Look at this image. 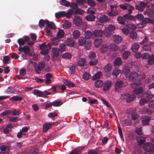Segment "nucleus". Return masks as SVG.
Returning <instances> with one entry per match:
<instances>
[{
	"label": "nucleus",
	"instance_id": "obj_1",
	"mask_svg": "<svg viewBox=\"0 0 154 154\" xmlns=\"http://www.w3.org/2000/svg\"><path fill=\"white\" fill-rule=\"evenodd\" d=\"M71 9H69L67 12L69 17L71 16L72 14H79L82 15L84 13L85 11L82 10L78 8V5L75 3H72L70 6Z\"/></svg>",
	"mask_w": 154,
	"mask_h": 154
},
{
	"label": "nucleus",
	"instance_id": "obj_2",
	"mask_svg": "<svg viewBox=\"0 0 154 154\" xmlns=\"http://www.w3.org/2000/svg\"><path fill=\"white\" fill-rule=\"evenodd\" d=\"M145 75L142 72L138 71L137 72H130L128 75V79L129 81L134 82L137 79H143Z\"/></svg>",
	"mask_w": 154,
	"mask_h": 154
},
{
	"label": "nucleus",
	"instance_id": "obj_3",
	"mask_svg": "<svg viewBox=\"0 0 154 154\" xmlns=\"http://www.w3.org/2000/svg\"><path fill=\"white\" fill-rule=\"evenodd\" d=\"M40 49L41 50V54L44 55H46L48 52L49 51L51 48V44L49 43L47 45L45 43L40 44L39 47Z\"/></svg>",
	"mask_w": 154,
	"mask_h": 154
},
{
	"label": "nucleus",
	"instance_id": "obj_4",
	"mask_svg": "<svg viewBox=\"0 0 154 154\" xmlns=\"http://www.w3.org/2000/svg\"><path fill=\"white\" fill-rule=\"evenodd\" d=\"M135 96L133 94H130L128 93H124L122 94L121 97V98L124 100H126V102L127 103H130L133 101Z\"/></svg>",
	"mask_w": 154,
	"mask_h": 154
},
{
	"label": "nucleus",
	"instance_id": "obj_5",
	"mask_svg": "<svg viewBox=\"0 0 154 154\" xmlns=\"http://www.w3.org/2000/svg\"><path fill=\"white\" fill-rule=\"evenodd\" d=\"M129 116L132 120H136L139 117L138 115L136 109L135 108L131 109L129 111Z\"/></svg>",
	"mask_w": 154,
	"mask_h": 154
},
{
	"label": "nucleus",
	"instance_id": "obj_6",
	"mask_svg": "<svg viewBox=\"0 0 154 154\" xmlns=\"http://www.w3.org/2000/svg\"><path fill=\"white\" fill-rule=\"evenodd\" d=\"M110 8H111V10H108L107 11L108 14L109 16H116L118 15L119 14V11L116 7L114 8V5H111Z\"/></svg>",
	"mask_w": 154,
	"mask_h": 154
},
{
	"label": "nucleus",
	"instance_id": "obj_7",
	"mask_svg": "<svg viewBox=\"0 0 154 154\" xmlns=\"http://www.w3.org/2000/svg\"><path fill=\"white\" fill-rule=\"evenodd\" d=\"M143 147L145 151L152 152L154 149V146L152 143H146L144 145Z\"/></svg>",
	"mask_w": 154,
	"mask_h": 154
},
{
	"label": "nucleus",
	"instance_id": "obj_8",
	"mask_svg": "<svg viewBox=\"0 0 154 154\" xmlns=\"http://www.w3.org/2000/svg\"><path fill=\"white\" fill-rule=\"evenodd\" d=\"M120 7L123 10H128V12L130 14H132V11L134 9V7L130 5H125L121 4L120 5Z\"/></svg>",
	"mask_w": 154,
	"mask_h": 154
},
{
	"label": "nucleus",
	"instance_id": "obj_9",
	"mask_svg": "<svg viewBox=\"0 0 154 154\" xmlns=\"http://www.w3.org/2000/svg\"><path fill=\"white\" fill-rule=\"evenodd\" d=\"M55 124V123L50 122L46 123L43 125V132L45 133L47 132L48 130L50 129L52 126Z\"/></svg>",
	"mask_w": 154,
	"mask_h": 154
},
{
	"label": "nucleus",
	"instance_id": "obj_10",
	"mask_svg": "<svg viewBox=\"0 0 154 154\" xmlns=\"http://www.w3.org/2000/svg\"><path fill=\"white\" fill-rule=\"evenodd\" d=\"M29 40V37L26 36L23 38H20L18 39L17 42L20 46H22L24 45L26 42H28Z\"/></svg>",
	"mask_w": 154,
	"mask_h": 154
},
{
	"label": "nucleus",
	"instance_id": "obj_11",
	"mask_svg": "<svg viewBox=\"0 0 154 154\" xmlns=\"http://www.w3.org/2000/svg\"><path fill=\"white\" fill-rule=\"evenodd\" d=\"M143 92V88L142 87H139L135 88L133 91L134 93L138 96H142Z\"/></svg>",
	"mask_w": 154,
	"mask_h": 154
},
{
	"label": "nucleus",
	"instance_id": "obj_12",
	"mask_svg": "<svg viewBox=\"0 0 154 154\" xmlns=\"http://www.w3.org/2000/svg\"><path fill=\"white\" fill-rule=\"evenodd\" d=\"M147 4L146 3L143 2H141L139 5H137L135 6L136 9L140 11H142L146 7V6Z\"/></svg>",
	"mask_w": 154,
	"mask_h": 154
},
{
	"label": "nucleus",
	"instance_id": "obj_13",
	"mask_svg": "<svg viewBox=\"0 0 154 154\" xmlns=\"http://www.w3.org/2000/svg\"><path fill=\"white\" fill-rule=\"evenodd\" d=\"M68 15L67 12L66 13L64 11L59 12L55 14V16L57 18H60L62 17H66V18H70V17H69Z\"/></svg>",
	"mask_w": 154,
	"mask_h": 154
},
{
	"label": "nucleus",
	"instance_id": "obj_14",
	"mask_svg": "<svg viewBox=\"0 0 154 154\" xmlns=\"http://www.w3.org/2000/svg\"><path fill=\"white\" fill-rule=\"evenodd\" d=\"M151 119L149 116H146L142 119V123L143 125H149Z\"/></svg>",
	"mask_w": 154,
	"mask_h": 154
},
{
	"label": "nucleus",
	"instance_id": "obj_15",
	"mask_svg": "<svg viewBox=\"0 0 154 154\" xmlns=\"http://www.w3.org/2000/svg\"><path fill=\"white\" fill-rule=\"evenodd\" d=\"M45 63L44 62H39L37 66V68L35 69V70L36 73H38V71L42 70L45 67Z\"/></svg>",
	"mask_w": 154,
	"mask_h": 154
},
{
	"label": "nucleus",
	"instance_id": "obj_16",
	"mask_svg": "<svg viewBox=\"0 0 154 154\" xmlns=\"http://www.w3.org/2000/svg\"><path fill=\"white\" fill-rule=\"evenodd\" d=\"M0 149L1 152L0 154H8L9 152V149L4 145H2L0 146Z\"/></svg>",
	"mask_w": 154,
	"mask_h": 154
},
{
	"label": "nucleus",
	"instance_id": "obj_17",
	"mask_svg": "<svg viewBox=\"0 0 154 154\" xmlns=\"http://www.w3.org/2000/svg\"><path fill=\"white\" fill-rule=\"evenodd\" d=\"M74 43V39L72 38H68L66 40V45L69 47H73Z\"/></svg>",
	"mask_w": 154,
	"mask_h": 154
},
{
	"label": "nucleus",
	"instance_id": "obj_18",
	"mask_svg": "<svg viewBox=\"0 0 154 154\" xmlns=\"http://www.w3.org/2000/svg\"><path fill=\"white\" fill-rule=\"evenodd\" d=\"M103 35V31L100 29H96L93 32V35L96 37H101Z\"/></svg>",
	"mask_w": 154,
	"mask_h": 154
},
{
	"label": "nucleus",
	"instance_id": "obj_19",
	"mask_svg": "<svg viewBox=\"0 0 154 154\" xmlns=\"http://www.w3.org/2000/svg\"><path fill=\"white\" fill-rule=\"evenodd\" d=\"M33 93L35 95L39 97H45V94L44 92L37 90H34Z\"/></svg>",
	"mask_w": 154,
	"mask_h": 154
},
{
	"label": "nucleus",
	"instance_id": "obj_20",
	"mask_svg": "<svg viewBox=\"0 0 154 154\" xmlns=\"http://www.w3.org/2000/svg\"><path fill=\"white\" fill-rule=\"evenodd\" d=\"M111 85V81H106L104 84H103V90L104 91L108 90L110 88Z\"/></svg>",
	"mask_w": 154,
	"mask_h": 154
},
{
	"label": "nucleus",
	"instance_id": "obj_21",
	"mask_svg": "<svg viewBox=\"0 0 154 154\" xmlns=\"http://www.w3.org/2000/svg\"><path fill=\"white\" fill-rule=\"evenodd\" d=\"M102 76L103 74L102 72L100 71L98 72L92 76V80L95 81L97 79H100Z\"/></svg>",
	"mask_w": 154,
	"mask_h": 154
},
{
	"label": "nucleus",
	"instance_id": "obj_22",
	"mask_svg": "<svg viewBox=\"0 0 154 154\" xmlns=\"http://www.w3.org/2000/svg\"><path fill=\"white\" fill-rule=\"evenodd\" d=\"M74 23L77 26H80L82 23L81 18L79 17H75L74 20Z\"/></svg>",
	"mask_w": 154,
	"mask_h": 154
},
{
	"label": "nucleus",
	"instance_id": "obj_23",
	"mask_svg": "<svg viewBox=\"0 0 154 154\" xmlns=\"http://www.w3.org/2000/svg\"><path fill=\"white\" fill-rule=\"evenodd\" d=\"M103 32V34H104L106 37H110L112 34V32L107 27H105Z\"/></svg>",
	"mask_w": 154,
	"mask_h": 154
},
{
	"label": "nucleus",
	"instance_id": "obj_24",
	"mask_svg": "<svg viewBox=\"0 0 154 154\" xmlns=\"http://www.w3.org/2000/svg\"><path fill=\"white\" fill-rule=\"evenodd\" d=\"M146 138L144 137L138 136L137 137V140L139 145H141L145 142Z\"/></svg>",
	"mask_w": 154,
	"mask_h": 154
},
{
	"label": "nucleus",
	"instance_id": "obj_25",
	"mask_svg": "<svg viewBox=\"0 0 154 154\" xmlns=\"http://www.w3.org/2000/svg\"><path fill=\"white\" fill-rule=\"evenodd\" d=\"M149 39L148 38V37L145 36L142 42L144 43L149 42V43L148 44L150 45V47H154V42L150 41H149Z\"/></svg>",
	"mask_w": 154,
	"mask_h": 154
},
{
	"label": "nucleus",
	"instance_id": "obj_26",
	"mask_svg": "<svg viewBox=\"0 0 154 154\" xmlns=\"http://www.w3.org/2000/svg\"><path fill=\"white\" fill-rule=\"evenodd\" d=\"M108 21L107 16L105 15H101L99 17V21L101 23H105Z\"/></svg>",
	"mask_w": 154,
	"mask_h": 154
},
{
	"label": "nucleus",
	"instance_id": "obj_27",
	"mask_svg": "<svg viewBox=\"0 0 154 154\" xmlns=\"http://www.w3.org/2000/svg\"><path fill=\"white\" fill-rule=\"evenodd\" d=\"M124 82L122 81H118L115 84V88L116 90L122 88Z\"/></svg>",
	"mask_w": 154,
	"mask_h": 154
},
{
	"label": "nucleus",
	"instance_id": "obj_28",
	"mask_svg": "<svg viewBox=\"0 0 154 154\" xmlns=\"http://www.w3.org/2000/svg\"><path fill=\"white\" fill-rule=\"evenodd\" d=\"M113 39L115 42L117 44H119L122 41V37L119 35H115L113 36Z\"/></svg>",
	"mask_w": 154,
	"mask_h": 154
},
{
	"label": "nucleus",
	"instance_id": "obj_29",
	"mask_svg": "<svg viewBox=\"0 0 154 154\" xmlns=\"http://www.w3.org/2000/svg\"><path fill=\"white\" fill-rule=\"evenodd\" d=\"M128 13L125 14L123 15V17L125 18V20H134V16L131 15V14H130L128 12Z\"/></svg>",
	"mask_w": 154,
	"mask_h": 154
},
{
	"label": "nucleus",
	"instance_id": "obj_30",
	"mask_svg": "<svg viewBox=\"0 0 154 154\" xmlns=\"http://www.w3.org/2000/svg\"><path fill=\"white\" fill-rule=\"evenodd\" d=\"M112 66L111 63H108L104 67V70L106 72H110L112 69Z\"/></svg>",
	"mask_w": 154,
	"mask_h": 154
},
{
	"label": "nucleus",
	"instance_id": "obj_31",
	"mask_svg": "<svg viewBox=\"0 0 154 154\" xmlns=\"http://www.w3.org/2000/svg\"><path fill=\"white\" fill-rule=\"evenodd\" d=\"M86 62V60L85 58H80L78 61L77 64L79 66H83L85 65Z\"/></svg>",
	"mask_w": 154,
	"mask_h": 154
},
{
	"label": "nucleus",
	"instance_id": "obj_32",
	"mask_svg": "<svg viewBox=\"0 0 154 154\" xmlns=\"http://www.w3.org/2000/svg\"><path fill=\"white\" fill-rule=\"evenodd\" d=\"M131 55L130 52L128 51H124L122 54L123 58L127 60Z\"/></svg>",
	"mask_w": 154,
	"mask_h": 154
},
{
	"label": "nucleus",
	"instance_id": "obj_33",
	"mask_svg": "<svg viewBox=\"0 0 154 154\" xmlns=\"http://www.w3.org/2000/svg\"><path fill=\"white\" fill-rule=\"evenodd\" d=\"M154 11L151 9H148L146 12H144V15H146L150 17H152L154 14Z\"/></svg>",
	"mask_w": 154,
	"mask_h": 154
},
{
	"label": "nucleus",
	"instance_id": "obj_34",
	"mask_svg": "<svg viewBox=\"0 0 154 154\" xmlns=\"http://www.w3.org/2000/svg\"><path fill=\"white\" fill-rule=\"evenodd\" d=\"M117 21L121 24L124 25L125 23V21L123 16H120L117 18Z\"/></svg>",
	"mask_w": 154,
	"mask_h": 154
},
{
	"label": "nucleus",
	"instance_id": "obj_35",
	"mask_svg": "<svg viewBox=\"0 0 154 154\" xmlns=\"http://www.w3.org/2000/svg\"><path fill=\"white\" fill-rule=\"evenodd\" d=\"M66 45L63 43H61L59 45L58 50L61 52H63L66 50Z\"/></svg>",
	"mask_w": 154,
	"mask_h": 154
},
{
	"label": "nucleus",
	"instance_id": "obj_36",
	"mask_svg": "<svg viewBox=\"0 0 154 154\" xmlns=\"http://www.w3.org/2000/svg\"><path fill=\"white\" fill-rule=\"evenodd\" d=\"M147 63L149 65H151L154 63V54L152 55L148 58Z\"/></svg>",
	"mask_w": 154,
	"mask_h": 154
},
{
	"label": "nucleus",
	"instance_id": "obj_37",
	"mask_svg": "<svg viewBox=\"0 0 154 154\" xmlns=\"http://www.w3.org/2000/svg\"><path fill=\"white\" fill-rule=\"evenodd\" d=\"M63 83L69 87H74L75 86V84L70 81H68L67 80H64Z\"/></svg>",
	"mask_w": 154,
	"mask_h": 154
},
{
	"label": "nucleus",
	"instance_id": "obj_38",
	"mask_svg": "<svg viewBox=\"0 0 154 154\" xmlns=\"http://www.w3.org/2000/svg\"><path fill=\"white\" fill-rule=\"evenodd\" d=\"M64 32L63 29H59L57 34V38H61L64 37Z\"/></svg>",
	"mask_w": 154,
	"mask_h": 154
},
{
	"label": "nucleus",
	"instance_id": "obj_39",
	"mask_svg": "<svg viewBox=\"0 0 154 154\" xmlns=\"http://www.w3.org/2000/svg\"><path fill=\"white\" fill-rule=\"evenodd\" d=\"M132 122L127 119H125L122 122V125H123L126 126H130L132 124Z\"/></svg>",
	"mask_w": 154,
	"mask_h": 154
},
{
	"label": "nucleus",
	"instance_id": "obj_40",
	"mask_svg": "<svg viewBox=\"0 0 154 154\" xmlns=\"http://www.w3.org/2000/svg\"><path fill=\"white\" fill-rule=\"evenodd\" d=\"M146 97L149 99H152L154 95L150 91H147L145 92L144 95Z\"/></svg>",
	"mask_w": 154,
	"mask_h": 154
},
{
	"label": "nucleus",
	"instance_id": "obj_41",
	"mask_svg": "<svg viewBox=\"0 0 154 154\" xmlns=\"http://www.w3.org/2000/svg\"><path fill=\"white\" fill-rule=\"evenodd\" d=\"M93 35V33L89 31H86L85 33V35L86 38L89 39Z\"/></svg>",
	"mask_w": 154,
	"mask_h": 154
},
{
	"label": "nucleus",
	"instance_id": "obj_42",
	"mask_svg": "<svg viewBox=\"0 0 154 154\" xmlns=\"http://www.w3.org/2000/svg\"><path fill=\"white\" fill-rule=\"evenodd\" d=\"M51 42L52 45H57L59 43L60 40L59 38L57 37H54L52 39Z\"/></svg>",
	"mask_w": 154,
	"mask_h": 154
},
{
	"label": "nucleus",
	"instance_id": "obj_43",
	"mask_svg": "<svg viewBox=\"0 0 154 154\" xmlns=\"http://www.w3.org/2000/svg\"><path fill=\"white\" fill-rule=\"evenodd\" d=\"M87 41L84 37H80L79 40V44L80 46H83Z\"/></svg>",
	"mask_w": 154,
	"mask_h": 154
},
{
	"label": "nucleus",
	"instance_id": "obj_44",
	"mask_svg": "<svg viewBox=\"0 0 154 154\" xmlns=\"http://www.w3.org/2000/svg\"><path fill=\"white\" fill-rule=\"evenodd\" d=\"M95 16L94 15L89 14L85 17V19L88 21H92L95 20Z\"/></svg>",
	"mask_w": 154,
	"mask_h": 154
},
{
	"label": "nucleus",
	"instance_id": "obj_45",
	"mask_svg": "<svg viewBox=\"0 0 154 154\" xmlns=\"http://www.w3.org/2000/svg\"><path fill=\"white\" fill-rule=\"evenodd\" d=\"M45 23L47 26L51 29L54 28L55 26V25L53 22H50L47 20H45Z\"/></svg>",
	"mask_w": 154,
	"mask_h": 154
},
{
	"label": "nucleus",
	"instance_id": "obj_46",
	"mask_svg": "<svg viewBox=\"0 0 154 154\" xmlns=\"http://www.w3.org/2000/svg\"><path fill=\"white\" fill-rule=\"evenodd\" d=\"M108 48V46L106 45H102L100 48V51L101 53H103L106 52Z\"/></svg>",
	"mask_w": 154,
	"mask_h": 154
},
{
	"label": "nucleus",
	"instance_id": "obj_47",
	"mask_svg": "<svg viewBox=\"0 0 154 154\" xmlns=\"http://www.w3.org/2000/svg\"><path fill=\"white\" fill-rule=\"evenodd\" d=\"M59 51L57 48H52V51L54 57H57L58 56Z\"/></svg>",
	"mask_w": 154,
	"mask_h": 154
},
{
	"label": "nucleus",
	"instance_id": "obj_48",
	"mask_svg": "<svg viewBox=\"0 0 154 154\" xmlns=\"http://www.w3.org/2000/svg\"><path fill=\"white\" fill-rule=\"evenodd\" d=\"M72 57V54L68 52L64 53L62 55V58L66 59H69Z\"/></svg>",
	"mask_w": 154,
	"mask_h": 154
},
{
	"label": "nucleus",
	"instance_id": "obj_49",
	"mask_svg": "<svg viewBox=\"0 0 154 154\" xmlns=\"http://www.w3.org/2000/svg\"><path fill=\"white\" fill-rule=\"evenodd\" d=\"M60 4L66 7H68L70 6V2L66 1V0H60Z\"/></svg>",
	"mask_w": 154,
	"mask_h": 154
},
{
	"label": "nucleus",
	"instance_id": "obj_50",
	"mask_svg": "<svg viewBox=\"0 0 154 154\" xmlns=\"http://www.w3.org/2000/svg\"><path fill=\"white\" fill-rule=\"evenodd\" d=\"M76 65L75 64L72 65L69 68V72L71 75L73 74L75 72Z\"/></svg>",
	"mask_w": 154,
	"mask_h": 154
},
{
	"label": "nucleus",
	"instance_id": "obj_51",
	"mask_svg": "<svg viewBox=\"0 0 154 154\" xmlns=\"http://www.w3.org/2000/svg\"><path fill=\"white\" fill-rule=\"evenodd\" d=\"M91 75L89 73L85 72L83 74L82 78L83 79L86 80H88L91 78Z\"/></svg>",
	"mask_w": 154,
	"mask_h": 154
},
{
	"label": "nucleus",
	"instance_id": "obj_52",
	"mask_svg": "<svg viewBox=\"0 0 154 154\" xmlns=\"http://www.w3.org/2000/svg\"><path fill=\"white\" fill-rule=\"evenodd\" d=\"M95 86L97 88H100L103 85V82L101 80H97L94 83Z\"/></svg>",
	"mask_w": 154,
	"mask_h": 154
},
{
	"label": "nucleus",
	"instance_id": "obj_53",
	"mask_svg": "<svg viewBox=\"0 0 154 154\" xmlns=\"http://www.w3.org/2000/svg\"><path fill=\"white\" fill-rule=\"evenodd\" d=\"M96 11V9L93 7H90L87 11V12L89 14L94 15Z\"/></svg>",
	"mask_w": 154,
	"mask_h": 154
},
{
	"label": "nucleus",
	"instance_id": "obj_54",
	"mask_svg": "<svg viewBox=\"0 0 154 154\" xmlns=\"http://www.w3.org/2000/svg\"><path fill=\"white\" fill-rule=\"evenodd\" d=\"M73 37L75 39H77L80 36V32L78 30H75L72 33Z\"/></svg>",
	"mask_w": 154,
	"mask_h": 154
},
{
	"label": "nucleus",
	"instance_id": "obj_55",
	"mask_svg": "<svg viewBox=\"0 0 154 154\" xmlns=\"http://www.w3.org/2000/svg\"><path fill=\"white\" fill-rule=\"evenodd\" d=\"M114 64L116 65L119 66L122 64L121 58L120 57H117L114 61Z\"/></svg>",
	"mask_w": 154,
	"mask_h": 154
},
{
	"label": "nucleus",
	"instance_id": "obj_56",
	"mask_svg": "<svg viewBox=\"0 0 154 154\" xmlns=\"http://www.w3.org/2000/svg\"><path fill=\"white\" fill-rule=\"evenodd\" d=\"M23 51L25 54H29L30 51V48L27 46H24L23 47Z\"/></svg>",
	"mask_w": 154,
	"mask_h": 154
},
{
	"label": "nucleus",
	"instance_id": "obj_57",
	"mask_svg": "<svg viewBox=\"0 0 154 154\" xmlns=\"http://www.w3.org/2000/svg\"><path fill=\"white\" fill-rule=\"evenodd\" d=\"M85 48L86 49L89 50L91 48V43L90 40H87L85 44Z\"/></svg>",
	"mask_w": 154,
	"mask_h": 154
},
{
	"label": "nucleus",
	"instance_id": "obj_58",
	"mask_svg": "<svg viewBox=\"0 0 154 154\" xmlns=\"http://www.w3.org/2000/svg\"><path fill=\"white\" fill-rule=\"evenodd\" d=\"M22 99L23 98L19 96H14L11 97L10 99V100L15 101L21 100H22Z\"/></svg>",
	"mask_w": 154,
	"mask_h": 154
},
{
	"label": "nucleus",
	"instance_id": "obj_59",
	"mask_svg": "<svg viewBox=\"0 0 154 154\" xmlns=\"http://www.w3.org/2000/svg\"><path fill=\"white\" fill-rule=\"evenodd\" d=\"M121 70L118 69L116 68L112 71V74L113 75L117 77L120 73Z\"/></svg>",
	"mask_w": 154,
	"mask_h": 154
},
{
	"label": "nucleus",
	"instance_id": "obj_60",
	"mask_svg": "<svg viewBox=\"0 0 154 154\" xmlns=\"http://www.w3.org/2000/svg\"><path fill=\"white\" fill-rule=\"evenodd\" d=\"M102 42L101 39H96L94 42V44L96 47H98L101 45Z\"/></svg>",
	"mask_w": 154,
	"mask_h": 154
},
{
	"label": "nucleus",
	"instance_id": "obj_61",
	"mask_svg": "<svg viewBox=\"0 0 154 154\" xmlns=\"http://www.w3.org/2000/svg\"><path fill=\"white\" fill-rule=\"evenodd\" d=\"M134 20H135L136 19H137L138 20H139L142 21L144 17L142 14H138L135 16H134Z\"/></svg>",
	"mask_w": 154,
	"mask_h": 154
},
{
	"label": "nucleus",
	"instance_id": "obj_62",
	"mask_svg": "<svg viewBox=\"0 0 154 154\" xmlns=\"http://www.w3.org/2000/svg\"><path fill=\"white\" fill-rule=\"evenodd\" d=\"M139 48V45L137 43H134L132 46V50L134 52H136Z\"/></svg>",
	"mask_w": 154,
	"mask_h": 154
},
{
	"label": "nucleus",
	"instance_id": "obj_63",
	"mask_svg": "<svg viewBox=\"0 0 154 154\" xmlns=\"http://www.w3.org/2000/svg\"><path fill=\"white\" fill-rule=\"evenodd\" d=\"M143 49L146 51H150L151 50V47H150V45L149 44H146L143 45Z\"/></svg>",
	"mask_w": 154,
	"mask_h": 154
},
{
	"label": "nucleus",
	"instance_id": "obj_64",
	"mask_svg": "<svg viewBox=\"0 0 154 154\" xmlns=\"http://www.w3.org/2000/svg\"><path fill=\"white\" fill-rule=\"evenodd\" d=\"M126 26L131 30H135L137 28L136 25L132 23L127 24Z\"/></svg>",
	"mask_w": 154,
	"mask_h": 154
}]
</instances>
